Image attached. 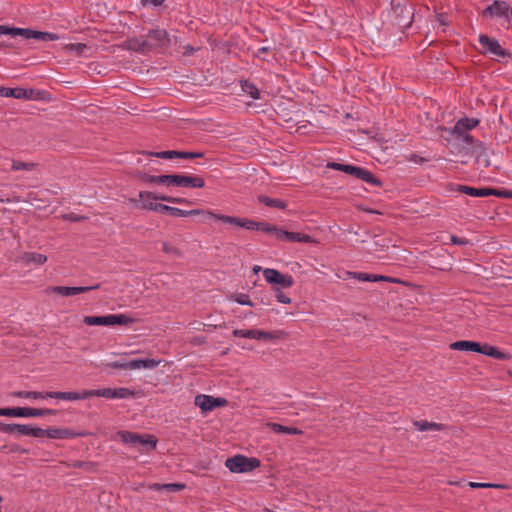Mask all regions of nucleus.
<instances>
[{
  "instance_id": "aec40b11",
  "label": "nucleus",
  "mask_w": 512,
  "mask_h": 512,
  "mask_svg": "<svg viewBox=\"0 0 512 512\" xmlns=\"http://www.w3.org/2000/svg\"><path fill=\"white\" fill-rule=\"evenodd\" d=\"M33 89L0 87V96L13 97L16 99H35Z\"/></svg>"
},
{
  "instance_id": "6e6552de",
  "label": "nucleus",
  "mask_w": 512,
  "mask_h": 512,
  "mask_svg": "<svg viewBox=\"0 0 512 512\" xmlns=\"http://www.w3.org/2000/svg\"><path fill=\"white\" fill-rule=\"evenodd\" d=\"M134 319L127 314H109L105 316H85L83 322L89 326H116L128 325Z\"/></svg>"
},
{
  "instance_id": "052dcab7",
  "label": "nucleus",
  "mask_w": 512,
  "mask_h": 512,
  "mask_svg": "<svg viewBox=\"0 0 512 512\" xmlns=\"http://www.w3.org/2000/svg\"><path fill=\"white\" fill-rule=\"evenodd\" d=\"M263 270H264V269H262V267H261V266H258V265H255V266L253 267V272H254L255 274H258L260 271H262V272H263Z\"/></svg>"
},
{
  "instance_id": "680f3d73",
  "label": "nucleus",
  "mask_w": 512,
  "mask_h": 512,
  "mask_svg": "<svg viewBox=\"0 0 512 512\" xmlns=\"http://www.w3.org/2000/svg\"><path fill=\"white\" fill-rule=\"evenodd\" d=\"M84 465H85V464H84V463H82V462H77V463H75V464H74V467H79V468H81V467H84Z\"/></svg>"
},
{
  "instance_id": "2eb2a0df",
  "label": "nucleus",
  "mask_w": 512,
  "mask_h": 512,
  "mask_svg": "<svg viewBox=\"0 0 512 512\" xmlns=\"http://www.w3.org/2000/svg\"><path fill=\"white\" fill-rule=\"evenodd\" d=\"M205 216H207L208 218H211L213 220H216V221H219V222H222L225 224H229V225H232L235 227H240V228H243L246 230H249V226L251 224V219H249V218L229 216V215H225V214L216 213L211 210H206Z\"/></svg>"
},
{
  "instance_id": "39448f33",
  "label": "nucleus",
  "mask_w": 512,
  "mask_h": 512,
  "mask_svg": "<svg viewBox=\"0 0 512 512\" xmlns=\"http://www.w3.org/2000/svg\"><path fill=\"white\" fill-rule=\"evenodd\" d=\"M0 35H11L12 37L22 36L26 39H37L42 41H56L60 39L59 35L55 33L8 27L5 25H0Z\"/></svg>"
},
{
  "instance_id": "4468645a",
  "label": "nucleus",
  "mask_w": 512,
  "mask_h": 512,
  "mask_svg": "<svg viewBox=\"0 0 512 512\" xmlns=\"http://www.w3.org/2000/svg\"><path fill=\"white\" fill-rule=\"evenodd\" d=\"M194 404L201 409L202 413L206 414L213 411L215 408L225 407L228 401L222 397L199 394L194 398Z\"/></svg>"
},
{
  "instance_id": "f257e3e1",
  "label": "nucleus",
  "mask_w": 512,
  "mask_h": 512,
  "mask_svg": "<svg viewBox=\"0 0 512 512\" xmlns=\"http://www.w3.org/2000/svg\"><path fill=\"white\" fill-rule=\"evenodd\" d=\"M158 201H164L173 204H185L189 205L192 202L186 198L172 197L165 194H157L152 191H140L137 198L129 199V202L135 207L154 212L155 207L159 203Z\"/></svg>"
},
{
  "instance_id": "412c9836",
  "label": "nucleus",
  "mask_w": 512,
  "mask_h": 512,
  "mask_svg": "<svg viewBox=\"0 0 512 512\" xmlns=\"http://www.w3.org/2000/svg\"><path fill=\"white\" fill-rule=\"evenodd\" d=\"M161 363V360L156 359H134L127 362V369L135 370V369H153L157 367Z\"/></svg>"
},
{
  "instance_id": "4be33fe9",
  "label": "nucleus",
  "mask_w": 512,
  "mask_h": 512,
  "mask_svg": "<svg viewBox=\"0 0 512 512\" xmlns=\"http://www.w3.org/2000/svg\"><path fill=\"white\" fill-rule=\"evenodd\" d=\"M479 121L473 118H462L459 119L454 128L453 133L457 135H462L464 132L472 130L478 125Z\"/></svg>"
},
{
  "instance_id": "393cba45",
  "label": "nucleus",
  "mask_w": 512,
  "mask_h": 512,
  "mask_svg": "<svg viewBox=\"0 0 512 512\" xmlns=\"http://www.w3.org/2000/svg\"><path fill=\"white\" fill-rule=\"evenodd\" d=\"M413 425L417 428V430L423 431H442L446 428L444 424L429 422L426 420L414 421Z\"/></svg>"
},
{
  "instance_id": "e2e57ef3",
  "label": "nucleus",
  "mask_w": 512,
  "mask_h": 512,
  "mask_svg": "<svg viewBox=\"0 0 512 512\" xmlns=\"http://www.w3.org/2000/svg\"><path fill=\"white\" fill-rule=\"evenodd\" d=\"M2 501V497L0 496V502Z\"/></svg>"
},
{
  "instance_id": "7c9ffc66",
  "label": "nucleus",
  "mask_w": 512,
  "mask_h": 512,
  "mask_svg": "<svg viewBox=\"0 0 512 512\" xmlns=\"http://www.w3.org/2000/svg\"><path fill=\"white\" fill-rule=\"evenodd\" d=\"M258 201L266 206L278 208L281 210H284L287 207V204L285 201H283L281 199L270 198L266 195H259Z\"/></svg>"
},
{
  "instance_id": "dca6fc26",
  "label": "nucleus",
  "mask_w": 512,
  "mask_h": 512,
  "mask_svg": "<svg viewBox=\"0 0 512 512\" xmlns=\"http://www.w3.org/2000/svg\"><path fill=\"white\" fill-rule=\"evenodd\" d=\"M86 435V432L74 431L69 428L51 427L48 429H42V438L47 437L49 439H73L77 437H84Z\"/></svg>"
},
{
  "instance_id": "37998d69",
  "label": "nucleus",
  "mask_w": 512,
  "mask_h": 512,
  "mask_svg": "<svg viewBox=\"0 0 512 512\" xmlns=\"http://www.w3.org/2000/svg\"><path fill=\"white\" fill-rule=\"evenodd\" d=\"M490 191L492 192L491 196H496L500 198H512V191L499 190L494 188H490Z\"/></svg>"
},
{
  "instance_id": "c03bdc74",
  "label": "nucleus",
  "mask_w": 512,
  "mask_h": 512,
  "mask_svg": "<svg viewBox=\"0 0 512 512\" xmlns=\"http://www.w3.org/2000/svg\"><path fill=\"white\" fill-rule=\"evenodd\" d=\"M164 490L170 491V492H178L185 488V484L182 483H167L163 484Z\"/></svg>"
},
{
  "instance_id": "f704fd0d",
  "label": "nucleus",
  "mask_w": 512,
  "mask_h": 512,
  "mask_svg": "<svg viewBox=\"0 0 512 512\" xmlns=\"http://www.w3.org/2000/svg\"><path fill=\"white\" fill-rule=\"evenodd\" d=\"M259 329H235L233 330V336L235 337H242V338H248V339H259Z\"/></svg>"
},
{
  "instance_id": "864d4df0",
  "label": "nucleus",
  "mask_w": 512,
  "mask_h": 512,
  "mask_svg": "<svg viewBox=\"0 0 512 512\" xmlns=\"http://www.w3.org/2000/svg\"><path fill=\"white\" fill-rule=\"evenodd\" d=\"M164 0H142L143 5H153V6H160L162 5Z\"/></svg>"
},
{
  "instance_id": "c9c22d12",
  "label": "nucleus",
  "mask_w": 512,
  "mask_h": 512,
  "mask_svg": "<svg viewBox=\"0 0 512 512\" xmlns=\"http://www.w3.org/2000/svg\"><path fill=\"white\" fill-rule=\"evenodd\" d=\"M230 301L236 302L240 305L253 307L254 303L251 301L249 295L245 293L232 294L228 297Z\"/></svg>"
},
{
  "instance_id": "6ab92c4d",
  "label": "nucleus",
  "mask_w": 512,
  "mask_h": 512,
  "mask_svg": "<svg viewBox=\"0 0 512 512\" xmlns=\"http://www.w3.org/2000/svg\"><path fill=\"white\" fill-rule=\"evenodd\" d=\"M150 156H154L157 158H163V159H174V158L193 159V158H202L204 156V154L202 152L161 151V152L150 153Z\"/></svg>"
},
{
  "instance_id": "de8ad7c7",
  "label": "nucleus",
  "mask_w": 512,
  "mask_h": 512,
  "mask_svg": "<svg viewBox=\"0 0 512 512\" xmlns=\"http://www.w3.org/2000/svg\"><path fill=\"white\" fill-rule=\"evenodd\" d=\"M138 177L143 182L149 183V184H155L156 183V179H157V175H149V174H146V173H141V174H139Z\"/></svg>"
},
{
  "instance_id": "72a5a7b5",
  "label": "nucleus",
  "mask_w": 512,
  "mask_h": 512,
  "mask_svg": "<svg viewBox=\"0 0 512 512\" xmlns=\"http://www.w3.org/2000/svg\"><path fill=\"white\" fill-rule=\"evenodd\" d=\"M206 210L202 209H192V210H183L177 207L172 208L171 215L174 217H188V216H196V215H204Z\"/></svg>"
},
{
  "instance_id": "5701e85b",
  "label": "nucleus",
  "mask_w": 512,
  "mask_h": 512,
  "mask_svg": "<svg viewBox=\"0 0 512 512\" xmlns=\"http://www.w3.org/2000/svg\"><path fill=\"white\" fill-rule=\"evenodd\" d=\"M455 190L471 197H488L492 193L490 188H474L466 185H457Z\"/></svg>"
},
{
  "instance_id": "58836bf2",
  "label": "nucleus",
  "mask_w": 512,
  "mask_h": 512,
  "mask_svg": "<svg viewBox=\"0 0 512 512\" xmlns=\"http://www.w3.org/2000/svg\"><path fill=\"white\" fill-rule=\"evenodd\" d=\"M271 289L274 293L276 300L279 303L290 304L292 302L291 298L282 291L283 289L280 290V287Z\"/></svg>"
},
{
  "instance_id": "7ed1b4c3",
  "label": "nucleus",
  "mask_w": 512,
  "mask_h": 512,
  "mask_svg": "<svg viewBox=\"0 0 512 512\" xmlns=\"http://www.w3.org/2000/svg\"><path fill=\"white\" fill-rule=\"evenodd\" d=\"M451 350L456 351H472L481 353L483 355L492 357L498 360H510L511 355L509 353L500 351L498 348L489 344H480L474 341L461 340L450 344Z\"/></svg>"
},
{
  "instance_id": "0eeeda50",
  "label": "nucleus",
  "mask_w": 512,
  "mask_h": 512,
  "mask_svg": "<svg viewBox=\"0 0 512 512\" xmlns=\"http://www.w3.org/2000/svg\"><path fill=\"white\" fill-rule=\"evenodd\" d=\"M482 15L483 17L499 19L502 26L508 28L512 19V8L505 1L495 0L483 10Z\"/></svg>"
},
{
  "instance_id": "9d476101",
  "label": "nucleus",
  "mask_w": 512,
  "mask_h": 512,
  "mask_svg": "<svg viewBox=\"0 0 512 512\" xmlns=\"http://www.w3.org/2000/svg\"><path fill=\"white\" fill-rule=\"evenodd\" d=\"M261 462L259 459L251 457L248 458L244 455H236L228 458L225 461V466L232 473H246L253 471L254 469L260 467Z\"/></svg>"
},
{
  "instance_id": "bb28decb",
  "label": "nucleus",
  "mask_w": 512,
  "mask_h": 512,
  "mask_svg": "<svg viewBox=\"0 0 512 512\" xmlns=\"http://www.w3.org/2000/svg\"><path fill=\"white\" fill-rule=\"evenodd\" d=\"M16 432L20 435L42 438V428L26 424H17Z\"/></svg>"
},
{
  "instance_id": "f3484780",
  "label": "nucleus",
  "mask_w": 512,
  "mask_h": 512,
  "mask_svg": "<svg viewBox=\"0 0 512 512\" xmlns=\"http://www.w3.org/2000/svg\"><path fill=\"white\" fill-rule=\"evenodd\" d=\"M347 278H354V279H357L358 281H363V282L384 281V282L396 283V284L403 283L400 279L389 277V276L369 274V273H363V272H352V271L344 272L343 279H347Z\"/></svg>"
},
{
  "instance_id": "a878e982",
  "label": "nucleus",
  "mask_w": 512,
  "mask_h": 512,
  "mask_svg": "<svg viewBox=\"0 0 512 512\" xmlns=\"http://www.w3.org/2000/svg\"><path fill=\"white\" fill-rule=\"evenodd\" d=\"M22 261L26 265H43L47 261V257L44 254L37 252H26L22 256Z\"/></svg>"
},
{
  "instance_id": "c85d7f7f",
  "label": "nucleus",
  "mask_w": 512,
  "mask_h": 512,
  "mask_svg": "<svg viewBox=\"0 0 512 512\" xmlns=\"http://www.w3.org/2000/svg\"><path fill=\"white\" fill-rule=\"evenodd\" d=\"M249 231H261L266 234H273V232L276 231V225L264 221L258 222L251 219Z\"/></svg>"
},
{
  "instance_id": "3c124183",
  "label": "nucleus",
  "mask_w": 512,
  "mask_h": 512,
  "mask_svg": "<svg viewBox=\"0 0 512 512\" xmlns=\"http://www.w3.org/2000/svg\"><path fill=\"white\" fill-rule=\"evenodd\" d=\"M127 362H119L115 361L108 364V367L114 368V369H127Z\"/></svg>"
},
{
  "instance_id": "473e14b6",
  "label": "nucleus",
  "mask_w": 512,
  "mask_h": 512,
  "mask_svg": "<svg viewBox=\"0 0 512 512\" xmlns=\"http://www.w3.org/2000/svg\"><path fill=\"white\" fill-rule=\"evenodd\" d=\"M241 89L242 91L249 95L251 98L257 100L260 99V91L256 87L255 84L249 82L248 80L241 81Z\"/></svg>"
},
{
  "instance_id": "a18cd8bd",
  "label": "nucleus",
  "mask_w": 512,
  "mask_h": 512,
  "mask_svg": "<svg viewBox=\"0 0 512 512\" xmlns=\"http://www.w3.org/2000/svg\"><path fill=\"white\" fill-rule=\"evenodd\" d=\"M17 429V424H6V423H0V431L7 434L15 433Z\"/></svg>"
},
{
  "instance_id": "f03ea898",
  "label": "nucleus",
  "mask_w": 512,
  "mask_h": 512,
  "mask_svg": "<svg viewBox=\"0 0 512 512\" xmlns=\"http://www.w3.org/2000/svg\"><path fill=\"white\" fill-rule=\"evenodd\" d=\"M117 438L124 444L136 448L140 453L153 451L158 443L157 438L152 434H138L130 431H119Z\"/></svg>"
},
{
  "instance_id": "ea45409f",
  "label": "nucleus",
  "mask_w": 512,
  "mask_h": 512,
  "mask_svg": "<svg viewBox=\"0 0 512 512\" xmlns=\"http://www.w3.org/2000/svg\"><path fill=\"white\" fill-rule=\"evenodd\" d=\"M358 179L373 185L379 184V181L375 178V176L365 168L361 172L360 177Z\"/></svg>"
},
{
  "instance_id": "a19ab883",
  "label": "nucleus",
  "mask_w": 512,
  "mask_h": 512,
  "mask_svg": "<svg viewBox=\"0 0 512 512\" xmlns=\"http://www.w3.org/2000/svg\"><path fill=\"white\" fill-rule=\"evenodd\" d=\"M162 251L166 254H169V255H174V256H181V251L179 248H177L176 246H174L172 243L170 242H163L162 243Z\"/></svg>"
},
{
  "instance_id": "423d86ee",
  "label": "nucleus",
  "mask_w": 512,
  "mask_h": 512,
  "mask_svg": "<svg viewBox=\"0 0 512 512\" xmlns=\"http://www.w3.org/2000/svg\"><path fill=\"white\" fill-rule=\"evenodd\" d=\"M10 395L16 398L32 400L57 399L74 401V391H13Z\"/></svg>"
},
{
  "instance_id": "5fc2aeb1",
  "label": "nucleus",
  "mask_w": 512,
  "mask_h": 512,
  "mask_svg": "<svg viewBox=\"0 0 512 512\" xmlns=\"http://www.w3.org/2000/svg\"><path fill=\"white\" fill-rule=\"evenodd\" d=\"M150 490L161 491L164 490L163 484L153 483L148 486Z\"/></svg>"
},
{
  "instance_id": "49530a36",
  "label": "nucleus",
  "mask_w": 512,
  "mask_h": 512,
  "mask_svg": "<svg viewBox=\"0 0 512 512\" xmlns=\"http://www.w3.org/2000/svg\"><path fill=\"white\" fill-rule=\"evenodd\" d=\"M172 208H173V206H168V205H165V204H162V203H158L157 206L155 207L154 212H157V213H167V214L171 215Z\"/></svg>"
},
{
  "instance_id": "603ef678",
  "label": "nucleus",
  "mask_w": 512,
  "mask_h": 512,
  "mask_svg": "<svg viewBox=\"0 0 512 512\" xmlns=\"http://www.w3.org/2000/svg\"><path fill=\"white\" fill-rule=\"evenodd\" d=\"M168 175H157L156 185H163L167 187Z\"/></svg>"
},
{
  "instance_id": "ddd939ff",
  "label": "nucleus",
  "mask_w": 512,
  "mask_h": 512,
  "mask_svg": "<svg viewBox=\"0 0 512 512\" xmlns=\"http://www.w3.org/2000/svg\"><path fill=\"white\" fill-rule=\"evenodd\" d=\"M167 187H192L202 188L205 185V181L200 176H191L184 174L168 175Z\"/></svg>"
},
{
  "instance_id": "2f4dec72",
  "label": "nucleus",
  "mask_w": 512,
  "mask_h": 512,
  "mask_svg": "<svg viewBox=\"0 0 512 512\" xmlns=\"http://www.w3.org/2000/svg\"><path fill=\"white\" fill-rule=\"evenodd\" d=\"M289 242H297V243H318L313 237L308 234L300 233V232H289L287 234Z\"/></svg>"
},
{
  "instance_id": "c756f323",
  "label": "nucleus",
  "mask_w": 512,
  "mask_h": 512,
  "mask_svg": "<svg viewBox=\"0 0 512 512\" xmlns=\"http://www.w3.org/2000/svg\"><path fill=\"white\" fill-rule=\"evenodd\" d=\"M287 337V333L283 330L263 331L259 332V339L263 341H276Z\"/></svg>"
},
{
  "instance_id": "4c0bfd02",
  "label": "nucleus",
  "mask_w": 512,
  "mask_h": 512,
  "mask_svg": "<svg viewBox=\"0 0 512 512\" xmlns=\"http://www.w3.org/2000/svg\"><path fill=\"white\" fill-rule=\"evenodd\" d=\"M468 486L470 488H494V489H506L507 485L504 484H496V483H480V482H469Z\"/></svg>"
},
{
  "instance_id": "e433bc0d",
  "label": "nucleus",
  "mask_w": 512,
  "mask_h": 512,
  "mask_svg": "<svg viewBox=\"0 0 512 512\" xmlns=\"http://www.w3.org/2000/svg\"><path fill=\"white\" fill-rule=\"evenodd\" d=\"M327 167L331 168V169H334V170H337V171H342V172H344L346 174H349V175H353V172L355 170V166H353V165L340 164V163H336V162L328 163Z\"/></svg>"
},
{
  "instance_id": "8fccbe9b",
  "label": "nucleus",
  "mask_w": 512,
  "mask_h": 512,
  "mask_svg": "<svg viewBox=\"0 0 512 512\" xmlns=\"http://www.w3.org/2000/svg\"><path fill=\"white\" fill-rule=\"evenodd\" d=\"M450 240H451V242H452L453 244H455V245H466V244H468V242H469L467 239H464V238H458V237H456V236H454V235H452V236L450 237Z\"/></svg>"
},
{
  "instance_id": "9b49d317",
  "label": "nucleus",
  "mask_w": 512,
  "mask_h": 512,
  "mask_svg": "<svg viewBox=\"0 0 512 512\" xmlns=\"http://www.w3.org/2000/svg\"><path fill=\"white\" fill-rule=\"evenodd\" d=\"M263 276L267 283L272 285V288L288 289L294 285V278L290 274H283L273 268H265Z\"/></svg>"
},
{
  "instance_id": "6e6d98bb",
  "label": "nucleus",
  "mask_w": 512,
  "mask_h": 512,
  "mask_svg": "<svg viewBox=\"0 0 512 512\" xmlns=\"http://www.w3.org/2000/svg\"><path fill=\"white\" fill-rule=\"evenodd\" d=\"M460 136L463 138V141H465L466 143H473V137L469 134H466V132H464V134H462Z\"/></svg>"
},
{
  "instance_id": "bf43d9fd",
  "label": "nucleus",
  "mask_w": 512,
  "mask_h": 512,
  "mask_svg": "<svg viewBox=\"0 0 512 512\" xmlns=\"http://www.w3.org/2000/svg\"><path fill=\"white\" fill-rule=\"evenodd\" d=\"M154 34H155V36H157L158 38H161V37H163V36H165V35H166V32H165V31L160 30V31H155V32H154Z\"/></svg>"
},
{
  "instance_id": "f8f14e48",
  "label": "nucleus",
  "mask_w": 512,
  "mask_h": 512,
  "mask_svg": "<svg viewBox=\"0 0 512 512\" xmlns=\"http://www.w3.org/2000/svg\"><path fill=\"white\" fill-rule=\"evenodd\" d=\"M479 43L481 45V52L485 55H490L493 58H505L509 53L501 47L498 40L490 38L485 34L479 35Z\"/></svg>"
},
{
  "instance_id": "a211bd4d",
  "label": "nucleus",
  "mask_w": 512,
  "mask_h": 512,
  "mask_svg": "<svg viewBox=\"0 0 512 512\" xmlns=\"http://www.w3.org/2000/svg\"><path fill=\"white\" fill-rule=\"evenodd\" d=\"M99 286V284L84 287L51 286L48 287L45 292L47 294H57L63 297H69L78 295L80 293L88 292L90 290L98 289Z\"/></svg>"
},
{
  "instance_id": "b1692460",
  "label": "nucleus",
  "mask_w": 512,
  "mask_h": 512,
  "mask_svg": "<svg viewBox=\"0 0 512 512\" xmlns=\"http://www.w3.org/2000/svg\"><path fill=\"white\" fill-rule=\"evenodd\" d=\"M266 426L278 434L301 435L302 430L295 427H287L278 423L269 422Z\"/></svg>"
},
{
  "instance_id": "09e8293b",
  "label": "nucleus",
  "mask_w": 512,
  "mask_h": 512,
  "mask_svg": "<svg viewBox=\"0 0 512 512\" xmlns=\"http://www.w3.org/2000/svg\"><path fill=\"white\" fill-rule=\"evenodd\" d=\"M287 234H289V231H285L277 226H276V231L273 232V235L278 240H286L287 241L288 240Z\"/></svg>"
},
{
  "instance_id": "13d9d810",
  "label": "nucleus",
  "mask_w": 512,
  "mask_h": 512,
  "mask_svg": "<svg viewBox=\"0 0 512 512\" xmlns=\"http://www.w3.org/2000/svg\"><path fill=\"white\" fill-rule=\"evenodd\" d=\"M19 201H20L19 198H16V197L13 198V199H10V198H8V199L0 198V202L1 203H5V202L6 203H10V202H19Z\"/></svg>"
},
{
  "instance_id": "1a4fd4ad",
  "label": "nucleus",
  "mask_w": 512,
  "mask_h": 512,
  "mask_svg": "<svg viewBox=\"0 0 512 512\" xmlns=\"http://www.w3.org/2000/svg\"><path fill=\"white\" fill-rule=\"evenodd\" d=\"M57 410L50 408H32V407H8L0 408V416L5 417H42L47 415H56Z\"/></svg>"
},
{
  "instance_id": "79ce46f5",
  "label": "nucleus",
  "mask_w": 512,
  "mask_h": 512,
  "mask_svg": "<svg viewBox=\"0 0 512 512\" xmlns=\"http://www.w3.org/2000/svg\"><path fill=\"white\" fill-rule=\"evenodd\" d=\"M35 167V164L33 163H25V162H20V161H13L12 163V169L14 171H19V170H32L34 169Z\"/></svg>"
},
{
  "instance_id": "4d7b16f0",
  "label": "nucleus",
  "mask_w": 512,
  "mask_h": 512,
  "mask_svg": "<svg viewBox=\"0 0 512 512\" xmlns=\"http://www.w3.org/2000/svg\"><path fill=\"white\" fill-rule=\"evenodd\" d=\"M364 168H361V167H357L355 166V170L353 172V176H355L356 178H359L360 177V174L361 172L363 171Z\"/></svg>"
},
{
  "instance_id": "cd10ccee",
  "label": "nucleus",
  "mask_w": 512,
  "mask_h": 512,
  "mask_svg": "<svg viewBox=\"0 0 512 512\" xmlns=\"http://www.w3.org/2000/svg\"><path fill=\"white\" fill-rule=\"evenodd\" d=\"M66 53H74L77 56H86V52L90 49L86 44L83 43H70L65 44L62 47Z\"/></svg>"
},
{
  "instance_id": "20e7f679",
  "label": "nucleus",
  "mask_w": 512,
  "mask_h": 512,
  "mask_svg": "<svg viewBox=\"0 0 512 512\" xmlns=\"http://www.w3.org/2000/svg\"><path fill=\"white\" fill-rule=\"evenodd\" d=\"M137 392L126 387L101 388L92 390L74 391V401L85 400L91 397H103L106 399H125L135 397Z\"/></svg>"
}]
</instances>
